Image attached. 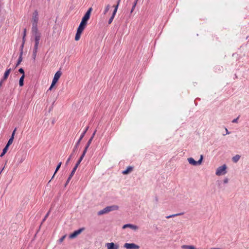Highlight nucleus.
Here are the masks:
<instances>
[{"label":"nucleus","mask_w":249,"mask_h":249,"mask_svg":"<svg viewBox=\"0 0 249 249\" xmlns=\"http://www.w3.org/2000/svg\"><path fill=\"white\" fill-rule=\"evenodd\" d=\"M89 128V126L86 127V128H85V130L81 134V135L80 138H79L78 140L76 142V143H75V145H74V147L73 148L72 153L71 154V155H70L69 157L68 158V159H67V161L66 162V163H65L66 165H68V164L69 163V162L70 161L71 159L73 157L74 155H75L76 152L77 150L78 147V146L79 145V144H80L81 140H82V139L84 137V136H85V134L86 133L87 131H88Z\"/></svg>","instance_id":"nucleus-1"},{"label":"nucleus","mask_w":249,"mask_h":249,"mask_svg":"<svg viewBox=\"0 0 249 249\" xmlns=\"http://www.w3.org/2000/svg\"><path fill=\"white\" fill-rule=\"evenodd\" d=\"M92 10V9L91 7H90L88 10V11L86 12V13L84 15V17L82 18V20H81L78 28L80 29L83 30H84V29L85 28L87 24V22L90 18V14H91V12Z\"/></svg>","instance_id":"nucleus-2"},{"label":"nucleus","mask_w":249,"mask_h":249,"mask_svg":"<svg viewBox=\"0 0 249 249\" xmlns=\"http://www.w3.org/2000/svg\"><path fill=\"white\" fill-rule=\"evenodd\" d=\"M119 207L117 205L109 206L105 207L102 210H100L98 212V215H101L105 213H107L111 211L117 210Z\"/></svg>","instance_id":"nucleus-3"},{"label":"nucleus","mask_w":249,"mask_h":249,"mask_svg":"<svg viewBox=\"0 0 249 249\" xmlns=\"http://www.w3.org/2000/svg\"><path fill=\"white\" fill-rule=\"evenodd\" d=\"M38 21V14L37 10H35L33 13L32 23V27H37V23Z\"/></svg>","instance_id":"nucleus-4"},{"label":"nucleus","mask_w":249,"mask_h":249,"mask_svg":"<svg viewBox=\"0 0 249 249\" xmlns=\"http://www.w3.org/2000/svg\"><path fill=\"white\" fill-rule=\"evenodd\" d=\"M227 168V166L226 164H224L221 166H219L217 168L216 171V175L217 176H220L222 175L225 174L227 172L226 171Z\"/></svg>","instance_id":"nucleus-5"},{"label":"nucleus","mask_w":249,"mask_h":249,"mask_svg":"<svg viewBox=\"0 0 249 249\" xmlns=\"http://www.w3.org/2000/svg\"><path fill=\"white\" fill-rule=\"evenodd\" d=\"M31 33L34 38H41V33L38 31L37 27H32Z\"/></svg>","instance_id":"nucleus-6"},{"label":"nucleus","mask_w":249,"mask_h":249,"mask_svg":"<svg viewBox=\"0 0 249 249\" xmlns=\"http://www.w3.org/2000/svg\"><path fill=\"white\" fill-rule=\"evenodd\" d=\"M124 247L126 249H139L140 246L134 243H125Z\"/></svg>","instance_id":"nucleus-7"},{"label":"nucleus","mask_w":249,"mask_h":249,"mask_svg":"<svg viewBox=\"0 0 249 249\" xmlns=\"http://www.w3.org/2000/svg\"><path fill=\"white\" fill-rule=\"evenodd\" d=\"M84 230V228H80L76 231H74L72 233L70 234L69 238L70 239H73L75 238L78 235L80 234Z\"/></svg>","instance_id":"nucleus-8"},{"label":"nucleus","mask_w":249,"mask_h":249,"mask_svg":"<svg viewBox=\"0 0 249 249\" xmlns=\"http://www.w3.org/2000/svg\"><path fill=\"white\" fill-rule=\"evenodd\" d=\"M106 247H107V249H118L119 248L118 245L115 244L113 242L106 243Z\"/></svg>","instance_id":"nucleus-9"},{"label":"nucleus","mask_w":249,"mask_h":249,"mask_svg":"<svg viewBox=\"0 0 249 249\" xmlns=\"http://www.w3.org/2000/svg\"><path fill=\"white\" fill-rule=\"evenodd\" d=\"M126 228H131L135 231L137 230L139 228V227L137 226L131 224H126L123 226V229H125Z\"/></svg>","instance_id":"nucleus-10"},{"label":"nucleus","mask_w":249,"mask_h":249,"mask_svg":"<svg viewBox=\"0 0 249 249\" xmlns=\"http://www.w3.org/2000/svg\"><path fill=\"white\" fill-rule=\"evenodd\" d=\"M83 31V30L77 28L75 38H74V39L76 41H78L79 40L81 35Z\"/></svg>","instance_id":"nucleus-11"},{"label":"nucleus","mask_w":249,"mask_h":249,"mask_svg":"<svg viewBox=\"0 0 249 249\" xmlns=\"http://www.w3.org/2000/svg\"><path fill=\"white\" fill-rule=\"evenodd\" d=\"M11 69H7L4 72V75L2 77V78L1 79V81L3 82L5 80H6L11 72Z\"/></svg>","instance_id":"nucleus-12"},{"label":"nucleus","mask_w":249,"mask_h":249,"mask_svg":"<svg viewBox=\"0 0 249 249\" xmlns=\"http://www.w3.org/2000/svg\"><path fill=\"white\" fill-rule=\"evenodd\" d=\"M62 74V72L60 71H58L54 74V76L53 77V80H54L55 82H57L58 81L60 77L61 76Z\"/></svg>","instance_id":"nucleus-13"},{"label":"nucleus","mask_w":249,"mask_h":249,"mask_svg":"<svg viewBox=\"0 0 249 249\" xmlns=\"http://www.w3.org/2000/svg\"><path fill=\"white\" fill-rule=\"evenodd\" d=\"M40 38H36V37L34 38V40H35V45L34 47V49L38 50V45H39V40H40Z\"/></svg>","instance_id":"nucleus-14"},{"label":"nucleus","mask_w":249,"mask_h":249,"mask_svg":"<svg viewBox=\"0 0 249 249\" xmlns=\"http://www.w3.org/2000/svg\"><path fill=\"white\" fill-rule=\"evenodd\" d=\"M133 169V167L132 166H128L127 168L122 172L124 175H126L130 173Z\"/></svg>","instance_id":"nucleus-15"},{"label":"nucleus","mask_w":249,"mask_h":249,"mask_svg":"<svg viewBox=\"0 0 249 249\" xmlns=\"http://www.w3.org/2000/svg\"><path fill=\"white\" fill-rule=\"evenodd\" d=\"M188 161L190 164L193 165H196V160H195L193 158H189L188 159Z\"/></svg>","instance_id":"nucleus-16"},{"label":"nucleus","mask_w":249,"mask_h":249,"mask_svg":"<svg viewBox=\"0 0 249 249\" xmlns=\"http://www.w3.org/2000/svg\"><path fill=\"white\" fill-rule=\"evenodd\" d=\"M22 61V53H19V56L18 57L17 63L16 64V65L15 66V68L17 67L21 62Z\"/></svg>","instance_id":"nucleus-17"},{"label":"nucleus","mask_w":249,"mask_h":249,"mask_svg":"<svg viewBox=\"0 0 249 249\" xmlns=\"http://www.w3.org/2000/svg\"><path fill=\"white\" fill-rule=\"evenodd\" d=\"M25 75H22L19 80V85L20 87H22L24 85V79Z\"/></svg>","instance_id":"nucleus-18"},{"label":"nucleus","mask_w":249,"mask_h":249,"mask_svg":"<svg viewBox=\"0 0 249 249\" xmlns=\"http://www.w3.org/2000/svg\"><path fill=\"white\" fill-rule=\"evenodd\" d=\"M241 156L239 155H236L232 158V160L233 162L236 163L240 159Z\"/></svg>","instance_id":"nucleus-19"},{"label":"nucleus","mask_w":249,"mask_h":249,"mask_svg":"<svg viewBox=\"0 0 249 249\" xmlns=\"http://www.w3.org/2000/svg\"><path fill=\"white\" fill-rule=\"evenodd\" d=\"M8 147H9L5 145V146L4 147V148L2 150V153L0 155V157H2L5 154V153L7 152V151L8 150Z\"/></svg>","instance_id":"nucleus-20"},{"label":"nucleus","mask_w":249,"mask_h":249,"mask_svg":"<svg viewBox=\"0 0 249 249\" xmlns=\"http://www.w3.org/2000/svg\"><path fill=\"white\" fill-rule=\"evenodd\" d=\"M182 214H183V213H176V214H172V215H170L167 216L166 217V218L168 219V218H170L174 217L175 216H178V215H182Z\"/></svg>","instance_id":"nucleus-21"},{"label":"nucleus","mask_w":249,"mask_h":249,"mask_svg":"<svg viewBox=\"0 0 249 249\" xmlns=\"http://www.w3.org/2000/svg\"><path fill=\"white\" fill-rule=\"evenodd\" d=\"M78 166H76V165L74 166L73 169L72 170L70 175H69L70 176V178H72L73 175L74 174Z\"/></svg>","instance_id":"nucleus-22"},{"label":"nucleus","mask_w":249,"mask_h":249,"mask_svg":"<svg viewBox=\"0 0 249 249\" xmlns=\"http://www.w3.org/2000/svg\"><path fill=\"white\" fill-rule=\"evenodd\" d=\"M37 53V50L33 49L32 58L34 60L36 59Z\"/></svg>","instance_id":"nucleus-23"},{"label":"nucleus","mask_w":249,"mask_h":249,"mask_svg":"<svg viewBox=\"0 0 249 249\" xmlns=\"http://www.w3.org/2000/svg\"><path fill=\"white\" fill-rule=\"evenodd\" d=\"M13 140L14 138L13 137H11V138L9 139L6 145L9 147L12 143Z\"/></svg>","instance_id":"nucleus-24"},{"label":"nucleus","mask_w":249,"mask_h":249,"mask_svg":"<svg viewBox=\"0 0 249 249\" xmlns=\"http://www.w3.org/2000/svg\"><path fill=\"white\" fill-rule=\"evenodd\" d=\"M89 147V146H88L87 145H86L83 151V153L82 154V155L81 156H82V157H84V156H85V154L86 153H87V150H88V148Z\"/></svg>","instance_id":"nucleus-25"},{"label":"nucleus","mask_w":249,"mask_h":249,"mask_svg":"<svg viewBox=\"0 0 249 249\" xmlns=\"http://www.w3.org/2000/svg\"><path fill=\"white\" fill-rule=\"evenodd\" d=\"M89 147V146H88L87 145H86L83 151V153L82 154V155L81 156H82V157H84V156H85V154L86 153H87V150H88V148Z\"/></svg>","instance_id":"nucleus-26"},{"label":"nucleus","mask_w":249,"mask_h":249,"mask_svg":"<svg viewBox=\"0 0 249 249\" xmlns=\"http://www.w3.org/2000/svg\"><path fill=\"white\" fill-rule=\"evenodd\" d=\"M89 147V146H88L87 145H86L83 151V153L82 154V155L81 156H82V157H84V156H85V154L86 153H87V150H88V148Z\"/></svg>","instance_id":"nucleus-27"},{"label":"nucleus","mask_w":249,"mask_h":249,"mask_svg":"<svg viewBox=\"0 0 249 249\" xmlns=\"http://www.w3.org/2000/svg\"><path fill=\"white\" fill-rule=\"evenodd\" d=\"M203 155H201L199 160L198 161H196V165H200L202 163V160H203Z\"/></svg>","instance_id":"nucleus-28"},{"label":"nucleus","mask_w":249,"mask_h":249,"mask_svg":"<svg viewBox=\"0 0 249 249\" xmlns=\"http://www.w3.org/2000/svg\"><path fill=\"white\" fill-rule=\"evenodd\" d=\"M83 158L84 157L81 156L75 165H76V166H78Z\"/></svg>","instance_id":"nucleus-29"},{"label":"nucleus","mask_w":249,"mask_h":249,"mask_svg":"<svg viewBox=\"0 0 249 249\" xmlns=\"http://www.w3.org/2000/svg\"><path fill=\"white\" fill-rule=\"evenodd\" d=\"M61 164H62V162H60L58 164V165H57V166L56 167V169H55V170L54 172V174H55L57 172V171L59 170Z\"/></svg>","instance_id":"nucleus-30"},{"label":"nucleus","mask_w":249,"mask_h":249,"mask_svg":"<svg viewBox=\"0 0 249 249\" xmlns=\"http://www.w3.org/2000/svg\"><path fill=\"white\" fill-rule=\"evenodd\" d=\"M109 9H110V5L109 4H108L106 7V8L104 12V15L106 14L107 13V12L108 11V10H109Z\"/></svg>","instance_id":"nucleus-31"},{"label":"nucleus","mask_w":249,"mask_h":249,"mask_svg":"<svg viewBox=\"0 0 249 249\" xmlns=\"http://www.w3.org/2000/svg\"><path fill=\"white\" fill-rule=\"evenodd\" d=\"M49 213H50V211H49L45 215V216H44V218L42 219V222H41V224H42L46 219V218L48 217L49 215Z\"/></svg>","instance_id":"nucleus-32"},{"label":"nucleus","mask_w":249,"mask_h":249,"mask_svg":"<svg viewBox=\"0 0 249 249\" xmlns=\"http://www.w3.org/2000/svg\"><path fill=\"white\" fill-rule=\"evenodd\" d=\"M66 235H63L62 237H61L59 239V242L60 243H62L64 240L65 239V238H66Z\"/></svg>","instance_id":"nucleus-33"},{"label":"nucleus","mask_w":249,"mask_h":249,"mask_svg":"<svg viewBox=\"0 0 249 249\" xmlns=\"http://www.w3.org/2000/svg\"><path fill=\"white\" fill-rule=\"evenodd\" d=\"M92 140H93L92 138H90V139L88 141V142H87V143L86 144V145L88 146H89L90 144L91 143V142H92Z\"/></svg>","instance_id":"nucleus-34"},{"label":"nucleus","mask_w":249,"mask_h":249,"mask_svg":"<svg viewBox=\"0 0 249 249\" xmlns=\"http://www.w3.org/2000/svg\"><path fill=\"white\" fill-rule=\"evenodd\" d=\"M120 1H121V0H118L117 4L115 6H114V9L117 10Z\"/></svg>","instance_id":"nucleus-35"},{"label":"nucleus","mask_w":249,"mask_h":249,"mask_svg":"<svg viewBox=\"0 0 249 249\" xmlns=\"http://www.w3.org/2000/svg\"><path fill=\"white\" fill-rule=\"evenodd\" d=\"M114 18V16H111V17H110V18L109 19V20H108V22L109 24H111V23H112V21H113V20Z\"/></svg>","instance_id":"nucleus-36"},{"label":"nucleus","mask_w":249,"mask_h":249,"mask_svg":"<svg viewBox=\"0 0 249 249\" xmlns=\"http://www.w3.org/2000/svg\"><path fill=\"white\" fill-rule=\"evenodd\" d=\"M24 44H23V43H22V44L20 47V53H22V55L23 54V49L24 47Z\"/></svg>","instance_id":"nucleus-37"},{"label":"nucleus","mask_w":249,"mask_h":249,"mask_svg":"<svg viewBox=\"0 0 249 249\" xmlns=\"http://www.w3.org/2000/svg\"><path fill=\"white\" fill-rule=\"evenodd\" d=\"M71 178H70V176H69V177H68V178L66 181V182L65 184V187H66L68 185V184L69 183L70 181L71 180Z\"/></svg>","instance_id":"nucleus-38"},{"label":"nucleus","mask_w":249,"mask_h":249,"mask_svg":"<svg viewBox=\"0 0 249 249\" xmlns=\"http://www.w3.org/2000/svg\"><path fill=\"white\" fill-rule=\"evenodd\" d=\"M18 71L19 72V73L22 74V75H25L24 74V71L23 70V69L22 68H20L19 70H18Z\"/></svg>","instance_id":"nucleus-39"},{"label":"nucleus","mask_w":249,"mask_h":249,"mask_svg":"<svg viewBox=\"0 0 249 249\" xmlns=\"http://www.w3.org/2000/svg\"><path fill=\"white\" fill-rule=\"evenodd\" d=\"M137 3L136 1H134V4L132 6V9H131V13H132L133 12V11L134 10L135 8V6L137 4Z\"/></svg>","instance_id":"nucleus-40"},{"label":"nucleus","mask_w":249,"mask_h":249,"mask_svg":"<svg viewBox=\"0 0 249 249\" xmlns=\"http://www.w3.org/2000/svg\"><path fill=\"white\" fill-rule=\"evenodd\" d=\"M239 117L238 116L237 118H235V119H233V120L232 121V123H238V120Z\"/></svg>","instance_id":"nucleus-41"},{"label":"nucleus","mask_w":249,"mask_h":249,"mask_svg":"<svg viewBox=\"0 0 249 249\" xmlns=\"http://www.w3.org/2000/svg\"><path fill=\"white\" fill-rule=\"evenodd\" d=\"M217 185H218V187L221 188V184H222L221 181L218 180L217 181Z\"/></svg>","instance_id":"nucleus-42"},{"label":"nucleus","mask_w":249,"mask_h":249,"mask_svg":"<svg viewBox=\"0 0 249 249\" xmlns=\"http://www.w3.org/2000/svg\"><path fill=\"white\" fill-rule=\"evenodd\" d=\"M56 83H57L56 82H55L54 80H53L52 84H51L52 87H53V86L56 84Z\"/></svg>","instance_id":"nucleus-43"},{"label":"nucleus","mask_w":249,"mask_h":249,"mask_svg":"<svg viewBox=\"0 0 249 249\" xmlns=\"http://www.w3.org/2000/svg\"><path fill=\"white\" fill-rule=\"evenodd\" d=\"M229 181V179L228 178H225L224 180H223V183L224 184H226Z\"/></svg>","instance_id":"nucleus-44"},{"label":"nucleus","mask_w":249,"mask_h":249,"mask_svg":"<svg viewBox=\"0 0 249 249\" xmlns=\"http://www.w3.org/2000/svg\"><path fill=\"white\" fill-rule=\"evenodd\" d=\"M25 37H26V36H23V37H22V43H23V44H25V41H26Z\"/></svg>","instance_id":"nucleus-45"},{"label":"nucleus","mask_w":249,"mask_h":249,"mask_svg":"<svg viewBox=\"0 0 249 249\" xmlns=\"http://www.w3.org/2000/svg\"><path fill=\"white\" fill-rule=\"evenodd\" d=\"M26 32H27L26 29L24 28V30H23V36H26Z\"/></svg>","instance_id":"nucleus-46"},{"label":"nucleus","mask_w":249,"mask_h":249,"mask_svg":"<svg viewBox=\"0 0 249 249\" xmlns=\"http://www.w3.org/2000/svg\"><path fill=\"white\" fill-rule=\"evenodd\" d=\"M16 131V128H15V129L13 131L11 137H13V138H14V135H15Z\"/></svg>","instance_id":"nucleus-47"},{"label":"nucleus","mask_w":249,"mask_h":249,"mask_svg":"<svg viewBox=\"0 0 249 249\" xmlns=\"http://www.w3.org/2000/svg\"><path fill=\"white\" fill-rule=\"evenodd\" d=\"M117 10H115V9H114V11L113 12V13L112 14V16H114V17H115V15H116V13L117 12Z\"/></svg>","instance_id":"nucleus-48"},{"label":"nucleus","mask_w":249,"mask_h":249,"mask_svg":"<svg viewBox=\"0 0 249 249\" xmlns=\"http://www.w3.org/2000/svg\"><path fill=\"white\" fill-rule=\"evenodd\" d=\"M96 132V130L94 131V132L92 134L91 137H90V138H92V139H93V138H94V136L95 135Z\"/></svg>","instance_id":"nucleus-49"},{"label":"nucleus","mask_w":249,"mask_h":249,"mask_svg":"<svg viewBox=\"0 0 249 249\" xmlns=\"http://www.w3.org/2000/svg\"><path fill=\"white\" fill-rule=\"evenodd\" d=\"M55 174H54V173L53 174V176H52L51 180H49V183L51 181V180L54 178V176H55Z\"/></svg>","instance_id":"nucleus-50"},{"label":"nucleus","mask_w":249,"mask_h":249,"mask_svg":"<svg viewBox=\"0 0 249 249\" xmlns=\"http://www.w3.org/2000/svg\"><path fill=\"white\" fill-rule=\"evenodd\" d=\"M226 133L227 134H229L230 132L228 131V129L227 128H226Z\"/></svg>","instance_id":"nucleus-51"},{"label":"nucleus","mask_w":249,"mask_h":249,"mask_svg":"<svg viewBox=\"0 0 249 249\" xmlns=\"http://www.w3.org/2000/svg\"><path fill=\"white\" fill-rule=\"evenodd\" d=\"M53 87H52V86L51 85L49 89V90H51L53 89Z\"/></svg>","instance_id":"nucleus-52"},{"label":"nucleus","mask_w":249,"mask_h":249,"mask_svg":"<svg viewBox=\"0 0 249 249\" xmlns=\"http://www.w3.org/2000/svg\"><path fill=\"white\" fill-rule=\"evenodd\" d=\"M22 162V160H20V161H19V163H20Z\"/></svg>","instance_id":"nucleus-53"},{"label":"nucleus","mask_w":249,"mask_h":249,"mask_svg":"<svg viewBox=\"0 0 249 249\" xmlns=\"http://www.w3.org/2000/svg\"><path fill=\"white\" fill-rule=\"evenodd\" d=\"M156 201H158V198H157V197H156Z\"/></svg>","instance_id":"nucleus-54"},{"label":"nucleus","mask_w":249,"mask_h":249,"mask_svg":"<svg viewBox=\"0 0 249 249\" xmlns=\"http://www.w3.org/2000/svg\"><path fill=\"white\" fill-rule=\"evenodd\" d=\"M138 0H135V1H136V2H137V1H138Z\"/></svg>","instance_id":"nucleus-55"}]
</instances>
